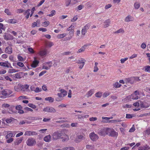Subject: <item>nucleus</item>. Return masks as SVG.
I'll use <instances>...</instances> for the list:
<instances>
[{
	"mask_svg": "<svg viewBox=\"0 0 150 150\" xmlns=\"http://www.w3.org/2000/svg\"><path fill=\"white\" fill-rule=\"evenodd\" d=\"M63 135V134L60 133L58 131L54 132L52 135V138L53 140H56L58 139L62 138L61 137Z\"/></svg>",
	"mask_w": 150,
	"mask_h": 150,
	"instance_id": "1",
	"label": "nucleus"
},
{
	"mask_svg": "<svg viewBox=\"0 0 150 150\" xmlns=\"http://www.w3.org/2000/svg\"><path fill=\"white\" fill-rule=\"evenodd\" d=\"M43 111L44 112L54 113L56 112V110L54 108L52 107L47 106L43 108Z\"/></svg>",
	"mask_w": 150,
	"mask_h": 150,
	"instance_id": "2",
	"label": "nucleus"
},
{
	"mask_svg": "<svg viewBox=\"0 0 150 150\" xmlns=\"http://www.w3.org/2000/svg\"><path fill=\"white\" fill-rule=\"evenodd\" d=\"M1 93L2 95L6 98L9 97V96L12 93V92L9 90H4L1 92Z\"/></svg>",
	"mask_w": 150,
	"mask_h": 150,
	"instance_id": "3",
	"label": "nucleus"
},
{
	"mask_svg": "<svg viewBox=\"0 0 150 150\" xmlns=\"http://www.w3.org/2000/svg\"><path fill=\"white\" fill-rule=\"evenodd\" d=\"M141 80V79L139 77H133L129 79L128 81L129 82L133 84L136 81H139Z\"/></svg>",
	"mask_w": 150,
	"mask_h": 150,
	"instance_id": "4",
	"label": "nucleus"
},
{
	"mask_svg": "<svg viewBox=\"0 0 150 150\" xmlns=\"http://www.w3.org/2000/svg\"><path fill=\"white\" fill-rule=\"evenodd\" d=\"M27 145L29 146H32L36 143L35 140L33 138L28 139L26 142Z\"/></svg>",
	"mask_w": 150,
	"mask_h": 150,
	"instance_id": "5",
	"label": "nucleus"
},
{
	"mask_svg": "<svg viewBox=\"0 0 150 150\" xmlns=\"http://www.w3.org/2000/svg\"><path fill=\"white\" fill-rule=\"evenodd\" d=\"M137 91H135L134 93L132 94L131 96H127L126 98L127 100H129L130 99H132L134 100L137 99H138V96L137 94L136 93Z\"/></svg>",
	"mask_w": 150,
	"mask_h": 150,
	"instance_id": "6",
	"label": "nucleus"
},
{
	"mask_svg": "<svg viewBox=\"0 0 150 150\" xmlns=\"http://www.w3.org/2000/svg\"><path fill=\"white\" fill-rule=\"evenodd\" d=\"M89 136L91 140L93 141H96L98 138L97 135L93 132L89 134Z\"/></svg>",
	"mask_w": 150,
	"mask_h": 150,
	"instance_id": "7",
	"label": "nucleus"
},
{
	"mask_svg": "<svg viewBox=\"0 0 150 150\" xmlns=\"http://www.w3.org/2000/svg\"><path fill=\"white\" fill-rule=\"evenodd\" d=\"M134 20V18L130 15H128L125 19V21L126 22L128 23L130 21H133Z\"/></svg>",
	"mask_w": 150,
	"mask_h": 150,
	"instance_id": "8",
	"label": "nucleus"
},
{
	"mask_svg": "<svg viewBox=\"0 0 150 150\" xmlns=\"http://www.w3.org/2000/svg\"><path fill=\"white\" fill-rule=\"evenodd\" d=\"M89 28L88 25H86L81 30V34L83 35H85L87 30Z\"/></svg>",
	"mask_w": 150,
	"mask_h": 150,
	"instance_id": "9",
	"label": "nucleus"
},
{
	"mask_svg": "<svg viewBox=\"0 0 150 150\" xmlns=\"http://www.w3.org/2000/svg\"><path fill=\"white\" fill-rule=\"evenodd\" d=\"M39 63V61L36 59L35 57H34V60L33 61L32 64L31 66L33 68L36 67Z\"/></svg>",
	"mask_w": 150,
	"mask_h": 150,
	"instance_id": "10",
	"label": "nucleus"
},
{
	"mask_svg": "<svg viewBox=\"0 0 150 150\" xmlns=\"http://www.w3.org/2000/svg\"><path fill=\"white\" fill-rule=\"evenodd\" d=\"M118 135V133L113 129H111L109 136L112 137H117Z\"/></svg>",
	"mask_w": 150,
	"mask_h": 150,
	"instance_id": "11",
	"label": "nucleus"
},
{
	"mask_svg": "<svg viewBox=\"0 0 150 150\" xmlns=\"http://www.w3.org/2000/svg\"><path fill=\"white\" fill-rule=\"evenodd\" d=\"M25 135L30 136V135H36L37 133L35 132H31L30 131H27L25 132Z\"/></svg>",
	"mask_w": 150,
	"mask_h": 150,
	"instance_id": "12",
	"label": "nucleus"
},
{
	"mask_svg": "<svg viewBox=\"0 0 150 150\" xmlns=\"http://www.w3.org/2000/svg\"><path fill=\"white\" fill-rule=\"evenodd\" d=\"M98 133L100 135L105 136L106 135V128H104L99 131Z\"/></svg>",
	"mask_w": 150,
	"mask_h": 150,
	"instance_id": "13",
	"label": "nucleus"
},
{
	"mask_svg": "<svg viewBox=\"0 0 150 150\" xmlns=\"http://www.w3.org/2000/svg\"><path fill=\"white\" fill-rule=\"evenodd\" d=\"M5 52L8 54H11L12 52V48L11 47H8L6 48Z\"/></svg>",
	"mask_w": 150,
	"mask_h": 150,
	"instance_id": "14",
	"label": "nucleus"
},
{
	"mask_svg": "<svg viewBox=\"0 0 150 150\" xmlns=\"http://www.w3.org/2000/svg\"><path fill=\"white\" fill-rule=\"evenodd\" d=\"M87 46V45H85L82 46L80 49H79L78 51L77 52V53H81L82 52H83L85 51L86 47Z\"/></svg>",
	"mask_w": 150,
	"mask_h": 150,
	"instance_id": "15",
	"label": "nucleus"
},
{
	"mask_svg": "<svg viewBox=\"0 0 150 150\" xmlns=\"http://www.w3.org/2000/svg\"><path fill=\"white\" fill-rule=\"evenodd\" d=\"M38 54L41 56L46 55L47 54L46 50H42L39 51Z\"/></svg>",
	"mask_w": 150,
	"mask_h": 150,
	"instance_id": "16",
	"label": "nucleus"
},
{
	"mask_svg": "<svg viewBox=\"0 0 150 150\" xmlns=\"http://www.w3.org/2000/svg\"><path fill=\"white\" fill-rule=\"evenodd\" d=\"M30 9H28L27 10L25 11V12L23 13L24 15H26L25 17L26 19H28L29 18V16L30 15Z\"/></svg>",
	"mask_w": 150,
	"mask_h": 150,
	"instance_id": "17",
	"label": "nucleus"
},
{
	"mask_svg": "<svg viewBox=\"0 0 150 150\" xmlns=\"http://www.w3.org/2000/svg\"><path fill=\"white\" fill-rule=\"evenodd\" d=\"M110 21L109 20H107L105 21L104 23V27L106 28L108 27L110 25Z\"/></svg>",
	"mask_w": 150,
	"mask_h": 150,
	"instance_id": "18",
	"label": "nucleus"
},
{
	"mask_svg": "<svg viewBox=\"0 0 150 150\" xmlns=\"http://www.w3.org/2000/svg\"><path fill=\"white\" fill-rule=\"evenodd\" d=\"M51 136L50 135L46 136L44 138V140L46 142H49L50 140Z\"/></svg>",
	"mask_w": 150,
	"mask_h": 150,
	"instance_id": "19",
	"label": "nucleus"
},
{
	"mask_svg": "<svg viewBox=\"0 0 150 150\" xmlns=\"http://www.w3.org/2000/svg\"><path fill=\"white\" fill-rule=\"evenodd\" d=\"M86 62V60L83 58H81L79 59L77 63L78 64H85V62Z\"/></svg>",
	"mask_w": 150,
	"mask_h": 150,
	"instance_id": "20",
	"label": "nucleus"
},
{
	"mask_svg": "<svg viewBox=\"0 0 150 150\" xmlns=\"http://www.w3.org/2000/svg\"><path fill=\"white\" fill-rule=\"evenodd\" d=\"M113 86L114 87L117 88H120L121 86V85L118 82H116L113 84Z\"/></svg>",
	"mask_w": 150,
	"mask_h": 150,
	"instance_id": "21",
	"label": "nucleus"
},
{
	"mask_svg": "<svg viewBox=\"0 0 150 150\" xmlns=\"http://www.w3.org/2000/svg\"><path fill=\"white\" fill-rule=\"evenodd\" d=\"M60 91L61 92L63 97H64L65 96L67 95V92L65 90L61 89L60 90Z\"/></svg>",
	"mask_w": 150,
	"mask_h": 150,
	"instance_id": "22",
	"label": "nucleus"
},
{
	"mask_svg": "<svg viewBox=\"0 0 150 150\" xmlns=\"http://www.w3.org/2000/svg\"><path fill=\"white\" fill-rule=\"evenodd\" d=\"M45 100H48L50 102L52 103L53 102L54 99L51 97H48L45 98Z\"/></svg>",
	"mask_w": 150,
	"mask_h": 150,
	"instance_id": "23",
	"label": "nucleus"
},
{
	"mask_svg": "<svg viewBox=\"0 0 150 150\" xmlns=\"http://www.w3.org/2000/svg\"><path fill=\"white\" fill-rule=\"evenodd\" d=\"M86 148L88 149H92L94 148V145H93L87 144L86 146Z\"/></svg>",
	"mask_w": 150,
	"mask_h": 150,
	"instance_id": "24",
	"label": "nucleus"
},
{
	"mask_svg": "<svg viewBox=\"0 0 150 150\" xmlns=\"http://www.w3.org/2000/svg\"><path fill=\"white\" fill-rule=\"evenodd\" d=\"M98 63L97 62H96L95 63V66L94 68L93 71L94 72H97L98 70V67L97 65Z\"/></svg>",
	"mask_w": 150,
	"mask_h": 150,
	"instance_id": "25",
	"label": "nucleus"
},
{
	"mask_svg": "<svg viewBox=\"0 0 150 150\" xmlns=\"http://www.w3.org/2000/svg\"><path fill=\"white\" fill-rule=\"evenodd\" d=\"M63 150H74V149L73 147H67L62 149Z\"/></svg>",
	"mask_w": 150,
	"mask_h": 150,
	"instance_id": "26",
	"label": "nucleus"
},
{
	"mask_svg": "<svg viewBox=\"0 0 150 150\" xmlns=\"http://www.w3.org/2000/svg\"><path fill=\"white\" fill-rule=\"evenodd\" d=\"M134 6L135 9H138L140 6V4L138 2H136L134 4Z\"/></svg>",
	"mask_w": 150,
	"mask_h": 150,
	"instance_id": "27",
	"label": "nucleus"
},
{
	"mask_svg": "<svg viewBox=\"0 0 150 150\" xmlns=\"http://www.w3.org/2000/svg\"><path fill=\"white\" fill-rule=\"evenodd\" d=\"M111 129L110 128H106V135H110Z\"/></svg>",
	"mask_w": 150,
	"mask_h": 150,
	"instance_id": "28",
	"label": "nucleus"
},
{
	"mask_svg": "<svg viewBox=\"0 0 150 150\" xmlns=\"http://www.w3.org/2000/svg\"><path fill=\"white\" fill-rule=\"evenodd\" d=\"M124 32V30L122 28H120L119 30H117L115 32V33H123Z\"/></svg>",
	"mask_w": 150,
	"mask_h": 150,
	"instance_id": "29",
	"label": "nucleus"
},
{
	"mask_svg": "<svg viewBox=\"0 0 150 150\" xmlns=\"http://www.w3.org/2000/svg\"><path fill=\"white\" fill-rule=\"evenodd\" d=\"M13 77L16 79H21V76L20 74L19 73H18L16 74H14L13 75Z\"/></svg>",
	"mask_w": 150,
	"mask_h": 150,
	"instance_id": "30",
	"label": "nucleus"
},
{
	"mask_svg": "<svg viewBox=\"0 0 150 150\" xmlns=\"http://www.w3.org/2000/svg\"><path fill=\"white\" fill-rule=\"evenodd\" d=\"M66 35L65 33L59 34L57 36V38L59 39H61L65 37Z\"/></svg>",
	"mask_w": 150,
	"mask_h": 150,
	"instance_id": "31",
	"label": "nucleus"
},
{
	"mask_svg": "<svg viewBox=\"0 0 150 150\" xmlns=\"http://www.w3.org/2000/svg\"><path fill=\"white\" fill-rule=\"evenodd\" d=\"M8 22L11 23H16V20L14 19H10L8 20Z\"/></svg>",
	"mask_w": 150,
	"mask_h": 150,
	"instance_id": "32",
	"label": "nucleus"
},
{
	"mask_svg": "<svg viewBox=\"0 0 150 150\" xmlns=\"http://www.w3.org/2000/svg\"><path fill=\"white\" fill-rule=\"evenodd\" d=\"M46 45L47 46H48L50 47H51L54 45V44L52 42H49L46 43Z\"/></svg>",
	"mask_w": 150,
	"mask_h": 150,
	"instance_id": "33",
	"label": "nucleus"
},
{
	"mask_svg": "<svg viewBox=\"0 0 150 150\" xmlns=\"http://www.w3.org/2000/svg\"><path fill=\"white\" fill-rule=\"evenodd\" d=\"M102 95V93L101 92H98L95 94V96L97 97H100Z\"/></svg>",
	"mask_w": 150,
	"mask_h": 150,
	"instance_id": "34",
	"label": "nucleus"
},
{
	"mask_svg": "<svg viewBox=\"0 0 150 150\" xmlns=\"http://www.w3.org/2000/svg\"><path fill=\"white\" fill-rule=\"evenodd\" d=\"M61 138L62 139V141L63 142H65L66 141H67L69 139L68 136L67 135H65L64 138Z\"/></svg>",
	"mask_w": 150,
	"mask_h": 150,
	"instance_id": "35",
	"label": "nucleus"
},
{
	"mask_svg": "<svg viewBox=\"0 0 150 150\" xmlns=\"http://www.w3.org/2000/svg\"><path fill=\"white\" fill-rule=\"evenodd\" d=\"M55 12H56L55 10H52L51 11V14L47 15L50 17H52L55 14Z\"/></svg>",
	"mask_w": 150,
	"mask_h": 150,
	"instance_id": "36",
	"label": "nucleus"
},
{
	"mask_svg": "<svg viewBox=\"0 0 150 150\" xmlns=\"http://www.w3.org/2000/svg\"><path fill=\"white\" fill-rule=\"evenodd\" d=\"M93 93V91L91 90L89 91L87 93V95H88V97L89 96H90L92 95Z\"/></svg>",
	"mask_w": 150,
	"mask_h": 150,
	"instance_id": "37",
	"label": "nucleus"
},
{
	"mask_svg": "<svg viewBox=\"0 0 150 150\" xmlns=\"http://www.w3.org/2000/svg\"><path fill=\"white\" fill-rule=\"evenodd\" d=\"M140 106L142 108H147L149 107V106H146L144 105L143 102H141L140 104Z\"/></svg>",
	"mask_w": 150,
	"mask_h": 150,
	"instance_id": "38",
	"label": "nucleus"
},
{
	"mask_svg": "<svg viewBox=\"0 0 150 150\" xmlns=\"http://www.w3.org/2000/svg\"><path fill=\"white\" fill-rule=\"evenodd\" d=\"M4 12L6 13L8 15H10L11 14V13L9 11V9L7 8L5 9Z\"/></svg>",
	"mask_w": 150,
	"mask_h": 150,
	"instance_id": "39",
	"label": "nucleus"
},
{
	"mask_svg": "<svg viewBox=\"0 0 150 150\" xmlns=\"http://www.w3.org/2000/svg\"><path fill=\"white\" fill-rule=\"evenodd\" d=\"M13 134L11 133H10L8 134L6 136V139H8L10 137H13Z\"/></svg>",
	"mask_w": 150,
	"mask_h": 150,
	"instance_id": "40",
	"label": "nucleus"
},
{
	"mask_svg": "<svg viewBox=\"0 0 150 150\" xmlns=\"http://www.w3.org/2000/svg\"><path fill=\"white\" fill-rule=\"evenodd\" d=\"M18 71L15 69H9L8 70V72L9 73H12L14 72H16Z\"/></svg>",
	"mask_w": 150,
	"mask_h": 150,
	"instance_id": "41",
	"label": "nucleus"
},
{
	"mask_svg": "<svg viewBox=\"0 0 150 150\" xmlns=\"http://www.w3.org/2000/svg\"><path fill=\"white\" fill-rule=\"evenodd\" d=\"M28 105L30 107L33 108L35 109L36 108V106L35 105H34L32 103H29L28 104Z\"/></svg>",
	"mask_w": 150,
	"mask_h": 150,
	"instance_id": "42",
	"label": "nucleus"
},
{
	"mask_svg": "<svg viewBox=\"0 0 150 150\" xmlns=\"http://www.w3.org/2000/svg\"><path fill=\"white\" fill-rule=\"evenodd\" d=\"M10 106V105L8 104L4 103L2 105V107H4L5 108H8Z\"/></svg>",
	"mask_w": 150,
	"mask_h": 150,
	"instance_id": "43",
	"label": "nucleus"
},
{
	"mask_svg": "<svg viewBox=\"0 0 150 150\" xmlns=\"http://www.w3.org/2000/svg\"><path fill=\"white\" fill-rule=\"evenodd\" d=\"M23 139L22 138H20L19 140H17L16 143H15V144L18 145L20 143H21Z\"/></svg>",
	"mask_w": 150,
	"mask_h": 150,
	"instance_id": "44",
	"label": "nucleus"
},
{
	"mask_svg": "<svg viewBox=\"0 0 150 150\" xmlns=\"http://www.w3.org/2000/svg\"><path fill=\"white\" fill-rule=\"evenodd\" d=\"M133 117L134 116H133V115H132L131 114H126V117L127 118H128V119L131 118Z\"/></svg>",
	"mask_w": 150,
	"mask_h": 150,
	"instance_id": "45",
	"label": "nucleus"
},
{
	"mask_svg": "<svg viewBox=\"0 0 150 150\" xmlns=\"http://www.w3.org/2000/svg\"><path fill=\"white\" fill-rule=\"evenodd\" d=\"M41 89H40L38 87H37L34 90V91L35 93H38L40 92L41 91Z\"/></svg>",
	"mask_w": 150,
	"mask_h": 150,
	"instance_id": "46",
	"label": "nucleus"
},
{
	"mask_svg": "<svg viewBox=\"0 0 150 150\" xmlns=\"http://www.w3.org/2000/svg\"><path fill=\"white\" fill-rule=\"evenodd\" d=\"M145 71L147 72H150V66H146L145 68Z\"/></svg>",
	"mask_w": 150,
	"mask_h": 150,
	"instance_id": "47",
	"label": "nucleus"
},
{
	"mask_svg": "<svg viewBox=\"0 0 150 150\" xmlns=\"http://www.w3.org/2000/svg\"><path fill=\"white\" fill-rule=\"evenodd\" d=\"M71 0H67L66 2V6L67 7L71 4Z\"/></svg>",
	"mask_w": 150,
	"mask_h": 150,
	"instance_id": "48",
	"label": "nucleus"
},
{
	"mask_svg": "<svg viewBox=\"0 0 150 150\" xmlns=\"http://www.w3.org/2000/svg\"><path fill=\"white\" fill-rule=\"evenodd\" d=\"M31 27L32 28H34L35 27H39V26L38 25L36 22H34L32 23Z\"/></svg>",
	"mask_w": 150,
	"mask_h": 150,
	"instance_id": "49",
	"label": "nucleus"
},
{
	"mask_svg": "<svg viewBox=\"0 0 150 150\" xmlns=\"http://www.w3.org/2000/svg\"><path fill=\"white\" fill-rule=\"evenodd\" d=\"M17 65L21 67H23L24 66V65L23 63L21 62H18L17 63Z\"/></svg>",
	"mask_w": 150,
	"mask_h": 150,
	"instance_id": "50",
	"label": "nucleus"
},
{
	"mask_svg": "<svg viewBox=\"0 0 150 150\" xmlns=\"http://www.w3.org/2000/svg\"><path fill=\"white\" fill-rule=\"evenodd\" d=\"M77 19L78 18L77 17V16L76 15L75 16L74 18L71 20V21L72 22H75Z\"/></svg>",
	"mask_w": 150,
	"mask_h": 150,
	"instance_id": "51",
	"label": "nucleus"
},
{
	"mask_svg": "<svg viewBox=\"0 0 150 150\" xmlns=\"http://www.w3.org/2000/svg\"><path fill=\"white\" fill-rule=\"evenodd\" d=\"M127 59H128V58L127 57L121 59V60H120L121 63L122 64H123V63H124L127 60Z\"/></svg>",
	"mask_w": 150,
	"mask_h": 150,
	"instance_id": "52",
	"label": "nucleus"
},
{
	"mask_svg": "<svg viewBox=\"0 0 150 150\" xmlns=\"http://www.w3.org/2000/svg\"><path fill=\"white\" fill-rule=\"evenodd\" d=\"M2 66L6 67L8 68H9V66L8 65V64L5 62H3V65Z\"/></svg>",
	"mask_w": 150,
	"mask_h": 150,
	"instance_id": "53",
	"label": "nucleus"
},
{
	"mask_svg": "<svg viewBox=\"0 0 150 150\" xmlns=\"http://www.w3.org/2000/svg\"><path fill=\"white\" fill-rule=\"evenodd\" d=\"M139 101H138V102H137L136 103H134L133 104V105L135 107H138L139 106Z\"/></svg>",
	"mask_w": 150,
	"mask_h": 150,
	"instance_id": "54",
	"label": "nucleus"
},
{
	"mask_svg": "<svg viewBox=\"0 0 150 150\" xmlns=\"http://www.w3.org/2000/svg\"><path fill=\"white\" fill-rule=\"evenodd\" d=\"M74 31V30L73 29V30H71V31H70V32H69V34L71 36V38H72V36H73Z\"/></svg>",
	"mask_w": 150,
	"mask_h": 150,
	"instance_id": "55",
	"label": "nucleus"
},
{
	"mask_svg": "<svg viewBox=\"0 0 150 150\" xmlns=\"http://www.w3.org/2000/svg\"><path fill=\"white\" fill-rule=\"evenodd\" d=\"M24 109L27 111H30V112H32L33 111V110L32 109H31L30 108H28V107H25L24 108Z\"/></svg>",
	"mask_w": 150,
	"mask_h": 150,
	"instance_id": "56",
	"label": "nucleus"
},
{
	"mask_svg": "<svg viewBox=\"0 0 150 150\" xmlns=\"http://www.w3.org/2000/svg\"><path fill=\"white\" fill-rule=\"evenodd\" d=\"M132 105H128V104H126L125 105L123 106V107L124 108H131Z\"/></svg>",
	"mask_w": 150,
	"mask_h": 150,
	"instance_id": "57",
	"label": "nucleus"
},
{
	"mask_svg": "<svg viewBox=\"0 0 150 150\" xmlns=\"http://www.w3.org/2000/svg\"><path fill=\"white\" fill-rule=\"evenodd\" d=\"M28 51L31 53H34V52L33 49L32 48H28Z\"/></svg>",
	"mask_w": 150,
	"mask_h": 150,
	"instance_id": "58",
	"label": "nucleus"
},
{
	"mask_svg": "<svg viewBox=\"0 0 150 150\" xmlns=\"http://www.w3.org/2000/svg\"><path fill=\"white\" fill-rule=\"evenodd\" d=\"M46 72H47V71H42L39 74V76H42V75H43L44 74H45V73H46Z\"/></svg>",
	"mask_w": 150,
	"mask_h": 150,
	"instance_id": "59",
	"label": "nucleus"
},
{
	"mask_svg": "<svg viewBox=\"0 0 150 150\" xmlns=\"http://www.w3.org/2000/svg\"><path fill=\"white\" fill-rule=\"evenodd\" d=\"M78 125V123L77 122L72 123L71 124V125L72 127H77Z\"/></svg>",
	"mask_w": 150,
	"mask_h": 150,
	"instance_id": "60",
	"label": "nucleus"
},
{
	"mask_svg": "<svg viewBox=\"0 0 150 150\" xmlns=\"http://www.w3.org/2000/svg\"><path fill=\"white\" fill-rule=\"evenodd\" d=\"M49 23H49V22L48 21H45V22H44L43 23V24L44 25H45V27L47 26L48 25H49Z\"/></svg>",
	"mask_w": 150,
	"mask_h": 150,
	"instance_id": "61",
	"label": "nucleus"
},
{
	"mask_svg": "<svg viewBox=\"0 0 150 150\" xmlns=\"http://www.w3.org/2000/svg\"><path fill=\"white\" fill-rule=\"evenodd\" d=\"M71 90H69V92L68 93V96L69 98H71Z\"/></svg>",
	"mask_w": 150,
	"mask_h": 150,
	"instance_id": "62",
	"label": "nucleus"
},
{
	"mask_svg": "<svg viewBox=\"0 0 150 150\" xmlns=\"http://www.w3.org/2000/svg\"><path fill=\"white\" fill-rule=\"evenodd\" d=\"M12 121V120L11 119H8L6 120V122L7 123H9Z\"/></svg>",
	"mask_w": 150,
	"mask_h": 150,
	"instance_id": "63",
	"label": "nucleus"
},
{
	"mask_svg": "<svg viewBox=\"0 0 150 150\" xmlns=\"http://www.w3.org/2000/svg\"><path fill=\"white\" fill-rule=\"evenodd\" d=\"M146 47V44L144 43H143L141 45V47L142 49H145Z\"/></svg>",
	"mask_w": 150,
	"mask_h": 150,
	"instance_id": "64",
	"label": "nucleus"
}]
</instances>
